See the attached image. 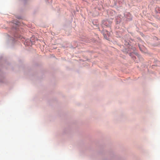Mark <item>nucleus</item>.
I'll list each match as a JSON object with an SVG mask.
<instances>
[{"mask_svg":"<svg viewBox=\"0 0 160 160\" xmlns=\"http://www.w3.org/2000/svg\"><path fill=\"white\" fill-rule=\"evenodd\" d=\"M107 35H106V34H103V36H104V38L107 40H108L109 39V34H108V32H107Z\"/></svg>","mask_w":160,"mask_h":160,"instance_id":"obj_1","label":"nucleus"}]
</instances>
